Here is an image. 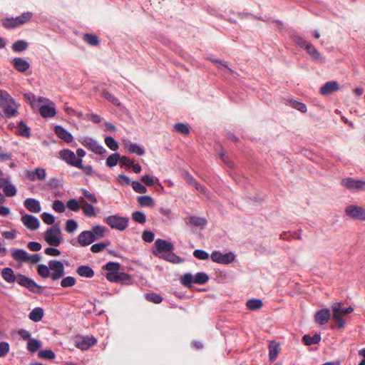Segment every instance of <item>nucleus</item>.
Masks as SVG:
<instances>
[{
    "mask_svg": "<svg viewBox=\"0 0 365 365\" xmlns=\"http://www.w3.org/2000/svg\"><path fill=\"white\" fill-rule=\"evenodd\" d=\"M79 202L83 204L81 208L86 216L90 217L96 216L95 207L92 205L86 202L83 197H80Z\"/></svg>",
    "mask_w": 365,
    "mask_h": 365,
    "instance_id": "b1692460",
    "label": "nucleus"
},
{
    "mask_svg": "<svg viewBox=\"0 0 365 365\" xmlns=\"http://www.w3.org/2000/svg\"><path fill=\"white\" fill-rule=\"evenodd\" d=\"M38 356L39 358L53 359L55 358V354L50 349L41 350L38 352Z\"/></svg>",
    "mask_w": 365,
    "mask_h": 365,
    "instance_id": "603ef678",
    "label": "nucleus"
},
{
    "mask_svg": "<svg viewBox=\"0 0 365 365\" xmlns=\"http://www.w3.org/2000/svg\"><path fill=\"white\" fill-rule=\"evenodd\" d=\"M95 241V237L90 230L81 232L78 236V242L82 247H86Z\"/></svg>",
    "mask_w": 365,
    "mask_h": 365,
    "instance_id": "f3484780",
    "label": "nucleus"
},
{
    "mask_svg": "<svg viewBox=\"0 0 365 365\" xmlns=\"http://www.w3.org/2000/svg\"><path fill=\"white\" fill-rule=\"evenodd\" d=\"M3 192L6 197H14L16 195L17 190L16 187L9 183L7 186L4 187Z\"/></svg>",
    "mask_w": 365,
    "mask_h": 365,
    "instance_id": "09e8293b",
    "label": "nucleus"
},
{
    "mask_svg": "<svg viewBox=\"0 0 365 365\" xmlns=\"http://www.w3.org/2000/svg\"><path fill=\"white\" fill-rule=\"evenodd\" d=\"M17 283L34 293L40 292L41 289L33 279L21 274H17Z\"/></svg>",
    "mask_w": 365,
    "mask_h": 365,
    "instance_id": "423d86ee",
    "label": "nucleus"
},
{
    "mask_svg": "<svg viewBox=\"0 0 365 365\" xmlns=\"http://www.w3.org/2000/svg\"><path fill=\"white\" fill-rule=\"evenodd\" d=\"M81 192L83 196L91 202L96 203L98 202L97 198L93 193H91L86 189H82Z\"/></svg>",
    "mask_w": 365,
    "mask_h": 365,
    "instance_id": "e2e57ef3",
    "label": "nucleus"
},
{
    "mask_svg": "<svg viewBox=\"0 0 365 365\" xmlns=\"http://www.w3.org/2000/svg\"><path fill=\"white\" fill-rule=\"evenodd\" d=\"M193 255L195 257L202 260L207 259L209 258V254L202 250H195L193 252Z\"/></svg>",
    "mask_w": 365,
    "mask_h": 365,
    "instance_id": "052dcab7",
    "label": "nucleus"
},
{
    "mask_svg": "<svg viewBox=\"0 0 365 365\" xmlns=\"http://www.w3.org/2000/svg\"><path fill=\"white\" fill-rule=\"evenodd\" d=\"M104 222L112 229L123 231L128 226L129 218L127 217H121L118 215H113L105 218Z\"/></svg>",
    "mask_w": 365,
    "mask_h": 365,
    "instance_id": "39448f33",
    "label": "nucleus"
},
{
    "mask_svg": "<svg viewBox=\"0 0 365 365\" xmlns=\"http://www.w3.org/2000/svg\"><path fill=\"white\" fill-rule=\"evenodd\" d=\"M81 144L88 150L98 155H103L106 152V150L101 145L98 144L92 138H86L83 139L81 141Z\"/></svg>",
    "mask_w": 365,
    "mask_h": 365,
    "instance_id": "9b49d317",
    "label": "nucleus"
},
{
    "mask_svg": "<svg viewBox=\"0 0 365 365\" xmlns=\"http://www.w3.org/2000/svg\"><path fill=\"white\" fill-rule=\"evenodd\" d=\"M105 143L113 151H116L119 148L118 143L111 136L105 138Z\"/></svg>",
    "mask_w": 365,
    "mask_h": 365,
    "instance_id": "c03bdc74",
    "label": "nucleus"
},
{
    "mask_svg": "<svg viewBox=\"0 0 365 365\" xmlns=\"http://www.w3.org/2000/svg\"><path fill=\"white\" fill-rule=\"evenodd\" d=\"M131 185L133 189L138 193L144 194L147 192L145 186L138 181H133Z\"/></svg>",
    "mask_w": 365,
    "mask_h": 365,
    "instance_id": "3c124183",
    "label": "nucleus"
},
{
    "mask_svg": "<svg viewBox=\"0 0 365 365\" xmlns=\"http://www.w3.org/2000/svg\"><path fill=\"white\" fill-rule=\"evenodd\" d=\"M291 105L294 108L299 110L302 113L307 112V106L304 103L294 101H291Z\"/></svg>",
    "mask_w": 365,
    "mask_h": 365,
    "instance_id": "680f3d73",
    "label": "nucleus"
},
{
    "mask_svg": "<svg viewBox=\"0 0 365 365\" xmlns=\"http://www.w3.org/2000/svg\"><path fill=\"white\" fill-rule=\"evenodd\" d=\"M145 298L148 301L153 302L155 304H160L163 301V297L156 293H149L145 295Z\"/></svg>",
    "mask_w": 365,
    "mask_h": 365,
    "instance_id": "8fccbe9b",
    "label": "nucleus"
},
{
    "mask_svg": "<svg viewBox=\"0 0 365 365\" xmlns=\"http://www.w3.org/2000/svg\"><path fill=\"white\" fill-rule=\"evenodd\" d=\"M90 231L95 237L96 241V240L100 239L104 236L105 228L100 225H96L93 227L92 230Z\"/></svg>",
    "mask_w": 365,
    "mask_h": 365,
    "instance_id": "e433bc0d",
    "label": "nucleus"
},
{
    "mask_svg": "<svg viewBox=\"0 0 365 365\" xmlns=\"http://www.w3.org/2000/svg\"><path fill=\"white\" fill-rule=\"evenodd\" d=\"M55 133L58 138L63 140L66 143H70L73 140L72 135L68 132L65 128L61 125H56L54 128Z\"/></svg>",
    "mask_w": 365,
    "mask_h": 365,
    "instance_id": "412c9836",
    "label": "nucleus"
},
{
    "mask_svg": "<svg viewBox=\"0 0 365 365\" xmlns=\"http://www.w3.org/2000/svg\"><path fill=\"white\" fill-rule=\"evenodd\" d=\"M24 205L25 207L31 212H39L41 210L40 202L34 198H27Z\"/></svg>",
    "mask_w": 365,
    "mask_h": 365,
    "instance_id": "aec40b11",
    "label": "nucleus"
},
{
    "mask_svg": "<svg viewBox=\"0 0 365 365\" xmlns=\"http://www.w3.org/2000/svg\"><path fill=\"white\" fill-rule=\"evenodd\" d=\"M19 133L23 137L29 138L31 135L30 128L22 121L18 124Z\"/></svg>",
    "mask_w": 365,
    "mask_h": 365,
    "instance_id": "4c0bfd02",
    "label": "nucleus"
},
{
    "mask_svg": "<svg viewBox=\"0 0 365 365\" xmlns=\"http://www.w3.org/2000/svg\"><path fill=\"white\" fill-rule=\"evenodd\" d=\"M22 223L29 230H36L39 227V221L34 215L26 214L21 217Z\"/></svg>",
    "mask_w": 365,
    "mask_h": 365,
    "instance_id": "ddd939ff",
    "label": "nucleus"
},
{
    "mask_svg": "<svg viewBox=\"0 0 365 365\" xmlns=\"http://www.w3.org/2000/svg\"><path fill=\"white\" fill-rule=\"evenodd\" d=\"M330 317V310L329 309H322L316 312L314 315V321L320 325H324L329 322Z\"/></svg>",
    "mask_w": 365,
    "mask_h": 365,
    "instance_id": "2eb2a0df",
    "label": "nucleus"
},
{
    "mask_svg": "<svg viewBox=\"0 0 365 365\" xmlns=\"http://www.w3.org/2000/svg\"><path fill=\"white\" fill-rule=\"evenodd\" d=\"M83 40L91 46H97L99 43L98 37L94 34H84Z\"/></svg>",
    "mask_w": 365,
    "mask_h": 365,
    "instance_id": "49530a36",
    "label": "nucleus"
},
{
    "mask_svg": "<svg viewBox=\"0 0 365 365\" xmlns=\"http://www.w3.org/2000/svg\"><path fill=\"white\" fill-rule=\"evenodd\" d=\"M76 279L73 277L68 276L63 278L61 281V286L63 288L71 287L75 285Z\"/></svg>",
    "mask_w": 365,
    "mask_h": 365,
    "instance_id": "37998d69",
    "label": "nucleus"
},
{
    "mask_svg": "<svg viewBox=\"0 0 365 365\" xmlns=\"http://www.w3.org/2000/svg\"><path fill=\"white\" fill-rule=\"evenodd\" d=\"M279 346V344L274 341L270 342L269 346V357L271 361H274L277 359L280 349Z\"/></svg>",
    "mask_w": 365,
    "mask_h": 365,
    "instance_id": "cd10ccee",
    "label": "nucleus"
},
{
    "mask_svg": "<svg viewBox=\"0 0 365 365\" xmlns=\"http://www.w3.org/2000/svg\"><path fill=\"white\" fill-rule=\"evenodd\" d=\"M44 240L50 246H59L63 241L60 226L55 225L48 227L44 232Z\"/></svg>",
    "mask_w": 365,
    "mask_h": 365,
    "instance_id": "7ed1b4c3",
    "label": "nucleus"
},
{
    "mask_svg": "<svg viewBox=\"0 0 365 365\" xmlns=\"http://www.w3.org/2000/svg\"><path fill=\"white\" fill-rule=\"evenodd\" d=\"M173 128H174L175 131H176L178 133H182L184 135L189 134L190 129H189V127L187 126V125H186V124H184L182 123H178L175 124Z\"/></svg>",
    "mask_w": 365,
    "mask_h": 365,
    "instance_id": "79ce46f5",
    "label": "nucleus"
},
{
    "mask_svg": "<svg viewBox=\"0 0 365 365\" xmlns=\"http://www.w3.org/2000/svg\"><path fill=\"white\" fill-rule=\"evenodd\" d=\"M42 220L47 225H53L55 222V217L50 213L43 212L41 214Z\"/></svg>",
    "mask_w": 365,
    "mask_h": 365,
    "instance_id": "bf43d9fd",
    "label": "nucleus"
},
{
    "mask_svg": "<svg viewBox=\"0 0 365 365\" xmlns=\"http://www.w3.org/2000/svg\"><path fill=\"white\" fill-rule=\"evenodd\" d=\"M247 307L250 310L259 309L262 306V301L259 299H250L246 303Z\"/></svg>",
    "mask_w": 365,
    "mask_h": 365,
    "instance_id": "473e14b6",
    "label": "nucleus"
},
{
    "mask_svg": "<svg viewBox=\"0 0 365 365\" xmlns=\"http://www.w3.org/2000/svg\"><path fill=\"white\" fill-rule=\"evenodd\" d=\"M59 155L62 160L71 166L75 168L81 166L82 159L78 158L74 152L71 150H62L60 151Z\"/></svg>",
    "mask_w": 365,
    "mask_h": 365,
    "instance_id": "0eeeda50",
    "label": "nucleus"
},
{
    "mask_svg": "<svg viewBox=\"0 0 365 365\" xmlns=\"http://www.w3.org/2000/svg\"><path fill=\"white\" fill-rule=\"evenodd\" d=\"M127 148L130 153H136L138 155H142L145 153L143 148L136 143H130Z\"/></svg>",
    "mask_w": 365,
    "mask_h": 365,
    "instance_id": "a19ab883",
    "label": "nucleus"
},
{
    "mask_svg": "<svg viewBox=\"0 0 365 365\" xmlns=\"http://www.w3.org/2000/svg\"><path fill=\"white\" fill-rule=\"evenodd\" d=\"M153 255L159 258L163 259L168 262L178 264L182 262V259L172 252L160 253V252H153Z\"/></svg>",
    "mask_w": 365,
    "mask_h": 365,
    "instance_id": "dca6fc26",
    "label": "nucleus"
},
{
    "mask_svg": "<svg viewBox=\"0 0 365 365\" xmlns=\"http://www.w3.org/2000/svg\"><path fill=\"white\" fill-rule=\"evenodd\" d=\"M154 233L151 231L145 230L142 234V239L146 242H152L154 240Z\"/></svg>",
    "mask_w": 365,
    "mask_h": 365,
    "instance_id": "0e129e2a",
    "label": "nucleus"
},
{
    "mask_svg": "<svg viewBox=\"0 0 365 365\" xmlns=\"http://www.w3.org/2000/svg\"><path fill=\"white\" fill-rule=\"evenodd\" d=\"M11 257L14 259L20 262H28L29 255L28 253L21 249L14 250L11 253Z\"/></svg>",
    "mask_w": 365,
    "mask_h": 365,
    "instance_id": "bb28decb",
    "label": "nucleus"
},
{
    "mask_svg": "<svg viewBox=\"0 0 365 365\" xmlns=\"http://www.w3.org/2000/svg\"><path fill=\"white\" fill-rule=\"evenodd\" d=\"M52 207L56 212L59 213L63 212L66 210L63 202L59 200L53 202Z\"/></svg>",
    "mask_w": 365,
    "mask_h": 365,
    "instance_id": "13d9d810",
    "label": "nucleus"
},
{
    "mask_svg": "<svg viewBox=\"0 0 365 365\" xmlns=\"http://www.w3.org/2000/svg\"><path fill=\"white\" fill-rule=\"evenodd\" d=\"M344 314L337 312H333L332 319L337 323L338 328L341 329L344 327V320L342 318Z\"/></svg>",
    "mask_w": 365,
    "mask_h": 365,
    "instance_id": "4d7b16f0",
    "label": "nucleus"
},
{
    "mask_svg": "<svg viewBox=\"0 0 365 365\" xmlns=\"http://www.w3.org/2000/svg\"><path fill=\"white\" fill-rule=\"evenodd\" d=\"M190 222L195 226H203L206 224L207 221L203 217L192 216L190 218Z\"/></svg>",
    "mask_w": 365,
    "mask_h": 365,
    "instance_id": "6e6d98bb",
    "label": "nucleus"
},
{
    "mask_svg": "<svg viewBox=\"0 0 365 365\" xmlns=\"http://www.w3.org/2000/svg\"><path fill=\"white\" fill-rule=\"evenodd\" d=\"M44 253L52 257H57L61 255V252L56 247H48L44 250Z\"/></svg>",
    "mask_w": 365,
    "mask_h": 365,
    "instance_id": "69168bd1",
    "label": "nucleus"
},
{
    "mask_svg": "<svg viewBox=\"0 0 365 365\" xmlns=\"http://www.w3.org/2000/svg\"><path fill=\"white\" fill-rule=\"evenodd\" d=\"M9 351V344L6 341L0 342V357L6 356Z\"/></svg>",
    "mask_w": 365,
    "mask_h": 365,
    "instance_id": "338daca9",
    "label": "nucleus"
},
{
    "mask_svg": "<svg viewBox=\"0 0 365 365\" xmlns=\"http://www.w3.org/2000/svg\"><path fill=\"white\" fill-rule=\"evenodd\" d=\"M341 185L350 190H365V181L346 178L341 180Z\"/></svg>",
    "mask_w": 365,
    "mask_h": 365,
    "instance_id": "9d476101",
    "label": "nucleus"
},
{
    "mask_svg": "<svg viewBox=\"0 0 365 365\" xmlns=\"http://www.w3.org/2000/svg\"><path fill=\"white\" fill-rule=\"evenodd\" d=\"M101 95L103 97L111 102L113 105L119 106L120 104V101L108 91H103L101 92Z\"/></svg>",
    "mask_w": 365,
    "mask_h": 365,
    "instance_id": "58836bf2",
    "label": "nucleus"
},
{
    "mask_svg": "<svg viewBox=\"0 0 365 365\" xmlns=\"http://www.w3.org/2000/svg\"><path fill=\"white\" fill-rule=\"evenodd\" d=\"M26 175L31 181L43 180L46 177V171L45 168L37 167L34 170L28 171Z\"/></svg>",
    "mask_w": 365,
    "mask_h": 365,
    "instance_id": "4468645a",
    "label": "nucleus"
},
{
    "mask_svg": "<svg viewBox=\"0 0 365 365\" xmlns=\"http://www.w3.org/2000/svg\"><path fill=\"white\" fill-rule=\"evenodd\" d=\"M67 207L74 212H77L80 210L81 206L78 204V202L76 199H71L66 202Z\"/></svg>",
    "mask_w": 365,
    "mask_h": 365,
    "instance_id": "5fc2aeb1",
    "label": "nucleus"
},
{
    "mask_svg": "<svg viewBox=\"0 0 365 365\" xmlns=\"http://www.w3.org/2000/svg\"><path fill=\"white\" fill-rule=\"evenodd\" d=\"M43 316V310L41 307H36L34 308L30 313H29V319L35 322H38L41 320Z\"/></svg>",
    "mask_w": 365,
    "mask_h": 365,
    "instance_id": "c756f323",
    "label": "nucleus"
},
{
    "mask_svg": "<svg viewBox=\"0 0 365 365\" xmlns=\"http://www.w3.org/2000/svg\"><path fill=\"white\" fill-rule=\"evenodd\" d=\"M304 48L306 49L307 53L312 56V57L314 59L319 60L321 58V55L319 52L315 48V47L312 44L307 43L304 46Z\"/></svg>",
    "mask_w": 365,
    "mask_h": 365,
    "instance_id": "f704fd0d",
    "label": "nucleus"
},
{
    "mask_svg": "<svg viewBox=\"0 0 365 365\" xmlns=\"http://www.w3.org/2000/svg\"><path fill=\"white\" fill-rule=\"evenodd\" d=\"M2 278L9 283L17 282V275H15L14 271L10 267L4 268L1 271Z\"/></svg>",
    "mask_w": 365,
    "mask_h": 365,
    "instance_id": "393cba45",
    "label": "nucleus"
},
{
    "mask_svg": "<svg viewBox=\"0 0 365 365\" xmlns=\"http://www.w3.org/2000/svg\"><path fill=\"white\" fill-rule=\"evenodd\" d=\"M37 273L42 278L50 277L53 281H56L64 275V266L61 261L51 259L48 262V266L44 264H38Z\"/></svg>",
    "mask_w": 365,
    "mask_h": 365,
    "instance_id": "f257e3e1",
    "label": "nucleus"
},
{
    "mask_svg": "<svg viewBox=\"0 0 365 365\" xmlns=\"http://www.w3.org/2000/svg\"><path fill=\"white\" fill-rule=\"evenodd\" d=\"M40 114L43 118H52L54 117L56 112V108L53 106L48 105H44L39 108Z\"/></svg>",
    "mask_w": 365,
    "mask_h": 365,
    "instance_id": "a878e982",
    "label": "nucleus"
},
{
    "mask_svg": "<svg viewBox=\"0 0 365 365\" xmlns=\"http://www.w3.org/2000/svg\"><path fill=\"white\" fill-rule=\"evenodd\" d=\"M346 214L351 218L365 220V209L361 207L348 206L346 208Z\"/></svg>",
    "mask_w": 365,
    "mask_h": 365,
    "instance_id": "f8f14e48",
    "label": "nucleus"
},
{
    "mask_svg": "<svg viewBox=\"0 0 365 365\" xmlns=\"http://www.w3.org/2000/svg\"><path fill=\"white\" fill-rule=\"evenodd\" d=\"M120 264L118 262H109L105 265V269L108 273L118 272L120 269Z\"/></svg>",
    "mask_w": 365,
    "mask_h": 365,
    "instance_id": "de8ad7c7",
    "label": "nucleus"
},
{
    "mask_svg": "<svg viewBox=\"0 0 365 365\" xmlns=\"http://www.w3.org/2000/svg\"><path fill=\"white\" fill-rule=\"evenodd\" d=\"M76 273L81 276L91 278L94 276V271L89 266L81 265L76 269Z\"/></svg>",
    "mask_w": 365,
    "mask_h": 365,
    "instance_id": "c85d7f7f",
    "label": "nucleus"
},
{
    "mask_svg": "<svg viewBox=\"0 0 365 365\" xmlns=\"http://www.w3.org/2000/svg\"><path fill=\"white\" fill-rule=\"evenodd\" d=\"M155 247L156 250L154 252H160V253L172 252L174 250V246L171 242L161 239H157L155 240Z\"/></svg>",
    "mask_w": 365,
    "mask_h": 365,
    "instance_id": "a211bd4d",
    "label": "nucleus"
},
{
    "mask_svg": "<svg viewBox=\"0 0 365 365\" xmlns=\"http://www.w3.org/2000/svg\"><path fill=\"white\" fill-rule=\"evenodd\" d=\"M210 257L215 262L228 264L235 260V256L232 252L222 254L220 251H214L212 252Z\"/></svg>",
    "mask_w": 365,
    "mask_h": 365,
    "instance_id": "1a4fd4ad",
    "label": "nucleus"
},
{
    "mask_svg": "<svg viewBox=\"0 0 365 365\" xmlns=\"http://www.w3.org/2000/svg\"><path fill=\"white\" fill-rule=\"evenodd\" d=\"M302 340L304 343L308 346L312 344H317L321 341V336L318 334H315L312 336L306 334L303 336Z\"/></svg>",
    "mask_w": 365,
    "mask_h": 365,
    "instance_id": "7c9ffc66",
    "label": "nucleus"
},
{
    "mask_svg": "<svg viewBox=\"0 0 365 365\" xmlns=\"http://www.w3.org/2000/svg\"><path fill=\"white\" fill-rule=\"evenodd\" d=\"M23 24H24L18 16L16 18H6L2 20L3 26L9 29H14Z\"/></svg>",
    "mask_w": 365,
    "mask_h": 365,
    "instance_id": "5701e85b",
    "label": "nucleus"
},
{
    "mask_svg": "<svg viewBox=\"0 0 365 365\" xmlns=\"http://www.w3.org/2000/svg\"><path fill=\"white\" fill-rule=\"evenodd\" d=\"M132 218L135 222L140 223V224H143L146 221L145 215L143 212H140V211H135V212H133Z\"/></svg>",
    "mask_w": 365,
    "mask_h": 365,
    "instance_id": "a18cd8bd",
    "label": "nucleus"
},
{
    "mask_svg": "<svg viewBox=\"0 0 365 365\" xmlns=\"http://www.w3.org/2000/svg\"><path fill=\"white\" fill-rule=\"evenodd\" d=\"M137 200L141 206L153 207L155 205L153 199L149 195L139 196Z\"/></svg>",
    "mask_w": 365,
    "mask_h": 365,
    "instance_id": "2f4dec72",
    "label": "nucleus"
},
{
    "mask_svg": "<svg viewBox=\"0 0 365 365\" xmlns=\"http://www.w3.org/2000/svg\"><path fill=\"white\" fill-rule=\"evenodd\" d=\"M97 343V340L92 336H76L74 340L75 346L82 350H88Z\"/></svg>",
    "mask_w": 365,
    "mask_h": 365,
    "instance_id": "6e6552de",
    "label": "nucleus"
},
{
    "mask_svg": "<svg viewBox=\"0 0 365 365\" xmlns=\"http://www.w3.org/2000/svg\"><path fill=\"white\" fill-rule=\"evenodd\" d=\"M339 89V86L336 81H328L320 88L321 94L324 96L329 95Z\"/></svg>",
    "mask_w": 365,
    "mask_h": 365,
    "instance_id": "6ab92c4d",
    "label": "nucleus"
},
{
    "mask_svg": "<svg viewBox=\"0 0 365 365\" xmlns=\"http://www.w3.org/2000/svg\"><path fill=\"white\" fill-rule=\"evenodd\" d=\"M120 160V155L117 153H113L108 156L106 160L107 166L112 168L117 165L118 162Z\"/></svg>",
    "mask_w": 365,
    "mask_h": 365,
    "instance_id": "ea45409f",
    "label": "nucleus"
},
{
    "mask_svg": "<svg viewBox=\"0 0 365 365\" xmlns=\"http://www.w3.org/2000/svg\"><path fill=\"white\" fill-rule=\"evenodd\" d=\"M209 277L205 272H197L195 276L185 273L180 278L181 284L186 287H191L192 284H204L207 282Z\"/></svg>",
    "mask_w": 365,
    "mask_h": 365,
    "instance_id": "20e7f679",
    "label": "nucleus"
},
{
    "mask_svg": "<svg viewBox=\"0 0 365 365\" xmlns=\"http://www.w3.org/2000/svg\"><path fill=\"white\" fill-rule=\"evenodd\" d=\"M0 106L5 115L11 118L18 115L19 105L14 99L5 91H0Z\"/></svg>",
    "mask_w": 365,
    "mask_h": 365,
    "instance_id": "f03ea898",
    "label": "nucleus"
},
{
    "mask_svg": "<svg viewBox=\"0 0 365 365\" xmlns=\"http://www.w3.org/2000/svg\"><path fill=\"white\" fill-rule=\"evenodd\" d=\"M12 49L15 52H21L28 48V43L23 40H19L12 44Z\"/></svg>",
    "mask_w": 365,
    "mask_h": 365,
    "instance_id": "72a5a7b5",
    "label": "nucleus"
},
{
    "mask_svg": "<svg viewBox=\"0 0 365 365\" xmlns=\"http://www.w3.org/2000/svg\"><path fill=\"white\" fill-rule=\"evenodd\" d=\"M106 247V244H105L103 242H99V243L93 245L91 247V250L93 253H97V252H100L103 251Z\"/></svg>",
    "mask_w": 365,
    "mask_h": 365,
    "instance_id": "774afa93",
    "label": "nucleus"
},
{
    "mask_svg": "<svg viewBox=\"0 0 365 365\" xmlns=\"http://www.w3.org/2000/svg\"><path fill=\"white\" fill-rule=\"evenodd\" d=\"M78 227V224L74 220H68L66 222V232L71 233L74 232Z\"/></svg>",
    "mask_w": 365,
    "mask_h": 365,
    "instance_id": "864d4df0",
    "label": "nucleus"
},
{
    "mask_svg": "<svg viewBox=\"0 0 365 365\" xmlns=\"http://www.w3.org/2000/svg\"><path fill=\"white\" fill-rule=\"evenodd\" d=\"M41 346V341L35 339H30L27 343V349L32 353L36 352Z\"/></svg>",
    "mask_w": 365,
    "mask_h": 365,
    "instance_id": "c9c22d12",
    "label": "nucleus"
},
{
    "mask_svg": "<svg viewBox=\"0 0 365 365\" xmlns=\"http://www.w3.org/2000/svg\"><path fill=\"white\" fill-rule=\"evenodd\" d=\"M13 65L16 70L19 72H24L29 68V63L21 58H14L12 61Z\"/></svg>",
    "mask_w": 365,
    "mask_h": 365,
    "instance_id": "4be33fe9",
    "label": "nucleus"
}]
</instances>
